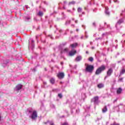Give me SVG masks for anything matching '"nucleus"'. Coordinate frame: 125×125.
<instances>
[{"instance_id": "obj_1", "label": "nucleus", "mask_w": 125, "mask_h": 125, "mask_svg": "<svg viewBox=\"0 0 125 125\" xmlns=\"http://www.w3.org/2000/svg\"><path fill=\"white\" fill-rule=\"evenodd\" d=\"M106 69V66L104 65H102L98 68L96 71V75H99L101 74V72L104 71Z\"/></svg>"}, {"instance_id": "obj_2", "label": "nucleus", "mask_w": 125, "mask_h": 125, "mask_svg": "<svg viewBox=\"0 0 125 125\" xmlns=\"http://www.w3.org/2000/svg\"><path fill=\"white\" fill-rule=\"evenodd\" d=\"M29 118L32 119V121H35L37 120V118H38V113L37 111H33L30 116H29Z\"/></svg>"}, {"instance_id": "obj_3", "label": "nucleus", "mask_w": 125, "mask_h": 125, "mask_svg": "<svg viewBox=\"0 0 125 125\" xmlns=\"http://www.w3.org/2000/svg\"><path fill=\"white\" fill-rule=\"evenodd\" d=\"M85 66H86L85 71L86 72H92L94 68L93 67V65H89L87 64V63H85Z\"/></svg>"}, {"instance_id": "obj_4", "label": "nucleus", "mask_w": 125, "mask_h": 125, "mask_svg": "<svg viewBox=\"0 0 125 125\" xmlns=\"http://www.w3.org/2000/svg\"><path fill=\"white\" fill-rule=\"evenodd\" d=\"M91 102H93L95 104V105H97L100 103V101L99 100V97L96 96L94 97L91 100Z\"/></svg>"}, {"instance_id": "obj_5", "label": "nucleus", "mask_w": 125, "mask_h": 125, "mask_svg": "<svg viewBox=\"0 0 125 125\" xmlns=\"http://www.w3.org/2000/svg\"><path fill=\"white\" fill-rule=\"evenodd\" d=\"M64 76H65V75L64 74V73H63V72H59L57 75L58 78L60 79H63Z\"/></svg>"}, {"instance_id": "obj_6", "label": "nucleus", "mask_w": 125, "mask_h": 125, "mask_svg": "<svg viewBox=\"0 0 125 125\" xmlns=\"http://www.w3.org/2000/svg\"><path fill=\"white\" fill-rule=\"evenodd\" d=\"M21 88H22V85L19 84L16 86L15 88V90L16 91H19V90H20V89H21Z\"/></svg>"}, {"instance_id": "obj_7", "label": "nucleus", "mask_w": 125, "mask_h": 125, "mask_svg": "<svg viewBox=\"0 0 125 125\" xmlns=\"http://www.w3.org/2000/svg\"><path fill=\"white\" fill-rule=\"evenodd\" d=\"M123 22H124V20L123 19L119 20L117 21V22L115 25L116 28H118V26H119V25H120V24H122V23H123Z\"/></svg>"}, {"instance_id": "obj_8", "label": "nucleus", "mask_w": 125, "mask_h": 125, "mask_svg": "<svg viewBox=\"0 0 125 125\" xmlns=\"http://www.w3.org/2000/svg\"><path fill=\"white\" fill-rule=\"evenodd\" d=\"M8 63H9V61L7 60L4 61L3 62L2 64V66L3 67H6V66H7V64H8Z\"/></svg>"}, {"instance_id": "obj_9", "label": "nucleus", "mask_w": 125, "mask_h": 125, "mask_svg": "<svg viewBox=\"0 0 125 125\" xmlns=\"http://www.w3.org/2000/svg\"><path fill=\"white\" fill-rule=\"evenodd\" d=\"M120 105L114 106L113 108V110H114V111H116L117 112H120Z\"/></svg>"}, {"instance_id": "obj_10", "label": "nucleus", "mask_w": 125, "mask_h": 125, "mask_svg": "<svg viewBox=\"0 0 125 125\" xmlns=\"http://www.w3.org/2000/svg\"><path fill=\"white\" fill-rule=\"evenodd\" d=\"M77 51L76 50L71 51L69 52V56H74V54H76Z\"/></svg>"}, {"instance_id": "obj_11", "label": "nucleus", "mask_w": 125, "mask_h": 125, "mask_svg": "<svg viewBox=\"0 0 125 125\" xmlns=\"http://www.w3.org/2000/svg\"><path fill=\"white\" fill-rule=\"evenodd\" d=\"M82 56H78L75 59V61H76L77 62H80V61H81V60H82Z\"/></svg>"}, {"instance_id": "obj_12", "label": "nucleus", "mask_w": 125, "mask_h": 125, "mask_svg": "<svg viewBox=\"0 0 125 125\" xmlns=\"http://www.w3.org/2000/svg\"><path fill=\"white\" fill-rule=\"evenodd\" d=\"M29 41H31V49L33 50L35 47V44H34L35 41L32 39H30Z\"/></svg>"}, {"instance_id": "obj_13", "label": "nucleus", "mask_w": 125, "mask_h": 125, "mask_svg": "<svg viewBox=\"0 0 125 125\" xmlns=\"http://www.w3.org/2000/svg\"><path fill=\"white\" fill-rule=\"evenodd\" d=\"M112 73H113V69H112V68H110L108 70L107 72V76H111V75H112Z\"/></svg>"}, {"instance_id": "obj_14", "label": "nucleus", "mask_w": 125, "mask_h": 125, "mask_svg": "<svg viewBox=\"0 0 125 125\" xmlns=\"http://www.w3.org/2000/svg\"><path fill=\"white\" fill-rule=\"evenodd\" d=\"M65 52H68V48L62 49L61 50V53H65Z\"/></svg>"}, {"instance_id": "obj_15", "label": "nucleus", "mask_w": 125, "mask_h": 125, "mask_svg": "<svg viewBox=\"0 0 125 125\" xmlns=\"http://www.w3.org/2000/svg\"><path fill=\"white\" fill-rule=\"evenodd\" d=\"M105 14H106V15H109L110 14V12L108 11L109 8L108 7H105Z\"/></svg>"}, {"instance_id": "obj_16", "label": "nucleus", "mask_w": 125, "mask_h": 125, "mask_svg": "<svg viewBox=\"0 0 125 125\" xmlns=\"http://www.w3.org/2000/svg\"><path fill=\"white\" fill-rule=\"evenodd\" d=\"M107 111H108V109L107 108V106H104V108L102 109V112L103 113H106V112H107Z\"/></svg>"}, {"instance_id": "obj_17", "label": "nucleus", "mask_w": 125, "mask_h": 125, "mask_svg": "<svg viewBox=\"0 0 125 125\" xmlns=\"http://www.w3.org/2000/svg\"><path fill=\"white\" fill-rule=\"evenodd\" d=\"M77 46H78V43H74L70 45L71 47H72V48H74V47H76Z\"/></svg>"}, {"instance_id": "obj_18", "label": "nucleus", "mask_w": 125, "mask_h": 125, "mask_svg": "<svg viewBox=\"0 0 125 125\" xmlns=\"http://www.w3.org/2000/svg\"><path fill=\"white\" fill-rule=\"evenodd\" d=\"M98 87L99 88H102V87H104V84L103 83H100L98 84Z\"/></svg>"}, {"instance_id": "obj_19", "label": "nucleus", "mask_w": 125, "mask_h": 125, "mask_svg": "<svg viewBox=\"0 0 125 125\" xmlns=\"http://www.w3.org/2000/svg\"><path fill=\"white\" fill-rule=\"evenodd\" d=\"M123 90L121 89V88H119L117 90V94H120V93H122V91Z\"/></svg>"}, {"instance_id": "obj_20", "label": "nucleus", "mask_w": 125, "mask_h": 125, "mask_svg": "<svg viewBox=\"0 0 125 125\" xmlns=\"http://www.w3.org/2000/svg\"><path fill=\"white\" fill-rule=\"evenodd\" d=\"M50 82L52 84H54V83H55V79L54 78H52L50 79Z\"/></svg>"}, {"instance_id": "obj_21", "label": "nucleus", "mask_w": 125, "mask_h": 125, "mask_svg": "<svg viewBox=\"0 0 125 125\" xmlns=\"http://www.w3.org/2000/svg\"><path fill=\"white\" fill-rule=\"evenodd\" d=\"M38 15L39 16H42L43 15V12L41 11H39V13H38Z\"/></svg>"}, {"instance_id": "obj_22", "label": "nucleus", "mask_w": 125, "mask_h": 125, "mask_svg": "<svg viewBox=\"0 0 125 125\" xmlns=\"http://www.w3.org/2000/svg\"><path fill=\"white\" fill-rule=\"evenodd\" d=\"M24 19L26 20V21H28V20H30V19H31V17H25Z\"/></svg>"}, {"instance_id": "obj_23", "label": "nucleus", "mask_w": 125, "mask_h": 125, "mask_svg": "<svg viewBox=\"0 0 125 125\" xmlns=\"http://www.w3.org/2000/svg\"><path fill=\"white\" fill-rule=\"evenodd\" d=\"M82 10H83V9H82V8H81V7H79L77 9L78 12H79V13L82 12Z\"/></svg>"}, {"instance_id": "obj_24", "label": "nucleus", "mask_w": 125, "mask_h": 125, "mask_svg": "<svg viewBox=\"0 0 125 125\" xmlns=\"http://www.w3.org/2000/svg\"><path fill=\"white\" fill-rule=\"evenodd\" d=\"M121 15H122L123 16H125V9H124V10L122 11V12L121 13Z\"/></svg>"}, {"instance_id": "obj_25", "label": "nucleus", "mask_w": 125, "mask_h": 125, "mask_svg": "<svg viewBox=\"0 0 125 125\" xmlns=\"http://www.w3.org/2000/svg\"><path fill=\"white\" fill-rule=\"evenodd\" d=\"M76 3V2H75L74 1H72L71 2H69V5H70V4H75Z\"/></svg>"}, {"instance_id": "obj_26", "label": "nucleus", "mask_w": 125, "mask_h": 125, "mask_svg": "<svg viewBox=\"0 0 125 125\" xmlns=\"http://www.w3.org/2000/svg\"><path fill=\"white\" fill-rule=\"evenodd\" d=\"M125 73V69H123L120 73V75H123Z\"/></svg>"}, {"instance_id": "obj_27", "label": "nucleus", "mask_w": 125, "mask_h": 125, "mask_svg": "<svg viewBox=\"0 0 125 125\" xmlns=\"http://www.w3.org/2000/svg\"><path fill=\"white\" fill-rule=\"evenodd\" d=\"M71 23V21H67L65 22V25H69Z\"/></svg>"}, {"instance_id": "obj_28", "label": "nucleus", "mask_w": 125, "mask_h": 125, "mask_svg": "<svg viewBox=\"0 0 125 125\" xmlns=\"http://www.w3.org/2000/svg\"><path fill=\"white\" fill-rule=\"evenodd\" d=\"M89 61H90V62H92V61H93V58L92 57H90L89 58Z\"/></svg>"}, {"instance_id": "obj_29", "label": "nucleus", "mask_w": 125, "mask_h": 125, "mask_svg": "<svg viewBox=\"0 0 125 125\" xmlns=\"http://www.w3.org/2000/svg\"><path fill=\"white\" fill-rule=\"evenodd\" d=\"M58 97H59L60 98H62V97H63V96L62 95V94H58Z\"/></svg>"}, {"instance_id": "obj_30", "label": "nucleus", "mask_w": 125, "mask_h": 125, "mask_svg": "<svg viewBox=\"0 0 125 125\" xmlns=\"http://www.w3.org/2000/svg\"><path fill=\"white\" fill-rule=\"evenodd\" d=\"M111 125H120V124L116 123L115 122H114L113 124H111Z\"/></svg>"}, {"instance_id": "obj_31", "label": "nucleus", "mask_w": 125, "mask_h": 125, "mask_svg": "<svg viewBox=\"0 0 125 125\" xmlns=\"http://www.w3.org/2000/svg\"><path fill=\"white\" fill-rule=\"evenodd\" d=\"M67 44V42H64L61 44V46H64V45H66Z\"/></svg>"}, {"instance_id": "obj_32", "label": "nucleus", "mask_w": 125, "mask_h": 125, "mask_svg": "<svg viewBox=\"0 0 125 125\" xmlns=\"http://www.w3.org/2000/svg\"><path fill=\"white\" fill-rule=\"evenodd\" d=\"M76 113L79 114L80 113V109H76Z\"/></svg>"}, {"instance_id": "obj_33", "label": "nucleus", "mask_w": 125, "mask_h": 125, "mask_svg": "<svg viewBox=\"0 0 125 125\" xmlns=\"http://www.w3.org/2000/svg\"><path fill=\"white\" fill-rule=\"evenodd\" d=\"M123 80H124V78H121L119 79V82H123Z\"/></svg>"}, {"instance_id": "obj_34", "label": "nucleus", "mask_w": 125, "mask_h": 125, "mask_svg": "<svg viewBox=\"0 0 125 125\" xmlns=\"http://www.w3.org/2000/svg\"><path fill=\"white\" fill-rule=\"evenodd\" d=\"M61 125H68V123H63Z\"/></svg>"}, {"instance_id": "obj_35", "label": "nucleus", "mask_w": 125, "mask_h": 125, "mask_svg": "<svg viewBox=\"0 0 125 125\" xmlns=\"http://www.w3.org/2000/svg\"><path fill=\"white\" fill-rule=\"evenodd\" d=\"M114 2H117V3H119V1H118V0H114Z\"/></svg>"}, {"instance_id": "obj_36", "label": "nucleus", "mask_w": 125, "mask_h": 125, "mask_svg": "<svg viewBox=\"0 0 125 125\" xmlns=\"http://www.w3.org/2000/svg\"><path fill=\"white\" fill-rule=\"evenodd\" d=\"M1 121V113H0V122Z\"/></svg>"}, {"instance_id": "obj_37", "label": "nucleus", "mask_w": 125, "mask_h": 125, "mask_svg": "<svg viewBox=\"0 0 125 125\" xmlns=\"http://www.w3.org/2000/svg\"><path fill=\"white\" fill-rule=\"evenodd\" d=\"M93 26H94V27H95L96 26L95 22H93Z\"/></svg>"}, {"instance_id": "obj_38", "label": "nucleus", "mask_w": 125, "mask_h": 125, "mask_svg": "<svg viewBox=\"0 0 125 125\" xmlns=\"http://www.w3.org/2000/svg\"><path fill=\"white\" fill-rule=\"evenodd\" d=\"M63 9H66V8L65 7V5H63Z\"/></svg>"}, {"instance_id": "obj_39", "label": "nucleus", "mask_w": 125, "mask_h": 125, "mask_svg": "<svg viewBox=\"0 0 125 125\" xmlns=\"http://www.w3.org/2000/svg\"><path fill=\"white\" fill-rule=\"evenodd\" d=\"M115 102H117V99L113 101V103H115Z\"/></svg>"}, {"instance_id": "obj_40", "label": "nucleus", "mask_w": 125, "mask_h": 125, "mask_svg": "<svg viewBox=\"0 0 125 125\" xmlns=\"http://www.w3.org/2000/svg\"><path fill=\"white\" fill-rule=\"evenodd\" d=\"M85 37L86 38V39H87V38H88V36L85 35Z\"/></svg>"}, {"instance_id": "obj_41", "label": "nucleus", "mask_w": 125, "mask_h": 125, "mask_svg": "<svg viewBox=\"0 0 125 125\" xmlns=\"http://www.w3.org/2000/svg\"><path fill=\"white\" fill-rule=\"evenodd\" d=\"M43 83L44 84H46V82H43Z\"/></svg>"}, {"instance_id": "obj_42", "label": "nucleus", "mask_w": 125, "mask_h": 125, "mask_svg": "<svg viewBox=\"0 0 125 125\" xmlns=\"http://www.w3.org/2000/svg\"><path fill=\"white\" fill-rule=\"evenodd\" d=\"M75 23H76V24H77V23H78V21H75Z\"/></svg>"}, {"instance_id": "obj_43", "label": "nucleus", "mask_w": 125, "mask_h": 125, "mask_svg": "<svg viewBox=\"0 0 125 125\" xmlns=\"http://www.w3.org/2000/svg\"><path fill=\"white\" fill-rule=\"evenodd\" d=\"M49 37H50V38H51V39H53L52 36H51V35H49Z\"/></svg>"}, {"instance_id": "obj_44", "label": "nucleus", "mask_w": 125, "mask_h": 125, "mask_svg": "<svg viewBox=\"0 0 125 125\" xmlns=\"http://www.w3.org/2000/svg\"><path fill=\"white\" fill-rule=\"evenodd\" d=\"M63 3L65 4V3H67V2H66V1H64Z\"/></svg>"}, {"instance_id": "obj_45", "label": "nucleus", "mask_w": 125, "mask_h": 125, "mask_svg": "<svg viewBox=\"0 0 125 125\" xmlns=\"http://www.w3.org/2000/svg\"><path fill=\"white\" fill-rule=\"evenodd\" d=\"M81 39L83 40V36H81Z\"/></svg>"}, {"instance_id": "obj_46", "label": "nucleus", "mask_w": 125, "mask_h": 125, "mask_svg": "<svg viewBox=\"0 0 125 125\" xmlns=\"http://www.w3.org/2000/svg\"><path fill=\"white\" fill-rule=\"evenodd\" d=\"M61 32H62V30H59V32H60V33H61Z\"/></svg>"}, {"instance_id": "obj_47", "label": "nucleus", "mask_w": 125, "mask_h": 125, "mask_svg": "<svg viewBox=\"0 0 125 125\" xmlns=\"http://www.w3.org/2000/svg\"><path fill=\"white\" fill-rule=\"evenodd\" d=\"M121 62H122V61H118V63H121Z\"/></svg>"}, {"instance_id": "obj_48", "label": "nucleus", "mask_w": 125, "mask_h": 125, "mask_svg": "<svg viewBox=\"0 0 125 125\" xmlns=\"http://www.w3.org/2000/svg\"><path fill=\"white\" fill-rule=\"evenodd\" d=\"M122 61H125V59L124 58H123V59H122Z\"/></svg>"}, {"instance_id": "obj_49", "label": "nucleus", "mask_w": 125, "mask_h": 125, "mask_svg": "<svg viewBox=\"0 0 125 125\" xmlns=\"http://www.w3.org/2000/svg\"><path fill=\"white\" fill-rule=\"evenodd\" d=\"M102 38H99L98 39V40H102Z\"/></svg>"}, {"instance_id": "obj_50", "label": "nucleus", "mask_w": 125, "mask_h": 125, "mask_svg": "<svg viewBox=\"0 0 125 125\" xmlns=\"http://www.w3.org/2000/svg\"><path fill=\"white\" fill-rule=\"evenodd\" d=\"M68 12H71V11L70 10H67Z\"/></svg>"}, {"instance_id": "obj_51", "label": "nucleus", "mask_w": 125, "mask_h": 125, "mask_svg": "<svg viewBox=\"0 0 125 125\" xmlns=\"http://www.w3.org/2000/svg\"><path fill=\"white\" fill-rule=\"evenodd\" d=\"M86 54H88V51H86Z\"/></svg>"}, {"instance_id": "obj_52", "label": "nucleus", "mask_w": 125, "mask_h": 125, "mask_svg": "<svg viewBox=\"0 0 125 125\" xmlns=\"http://www.w3.org/2000/svg\"><path fill=\"white\" fill-rule=\"evenodd\" d=\"M29 113H32V111L29 110Z\"/></svg>"}, {"instance_id": "obj_53", "label": "nucleus", "mask_w": 125, "mask_h": 125, "mask_svg": "<svg viewBox=\"0 0 125 125\" xmlns=\"http://www.w3.org/2000/svg\"><path fill=\"white\" fill-rule=\"evenodd\" d=\"M79 17H82V15H79Z\"/></svg>"}, {"instance_id": "obj_54", "label": "nucleus", "mask_w": 125, "mask_h": 125, "mask_svg": "<svg viewBox=\"0 0 125 125\" xmlns=\"http://www.w3.org/2000/svg\"><path fill=\"white\" fill-rule=\"evenodd\" d=\"M25 6H26V8H28V5H26Z\"/></svg>"}, {"instance_id": "obj_55", "label": "nucleus", "mask_w": 125, "mask_h": 125, "mask_svg": "<svg viewBox=\"0 0 125 125\" xmlns=\"http://www.w3.org/2000/svg\"><path fill=\"white\" fill-rule=\"evenodd\" d=\"M116 42H118V40L115 41Z\"/></svg>"}, {"instance_id": "obj_56", "label": "nucleus", "mask_w": 125, "mask_h": 125, "mask_svg": "<svg viewBox=\"0 0 125 125\" xmlns=\"http://www.w3.org/2000/svg\"><path fill=\"white\" fill-rule=\"evenodd\" d=\"M76 31L78 32V31H79V29H76Z\"/></svg>"}, {"instance_id": "obj_57", "label": "nucleus", "mask_w": 125, "mask_h": 125, "mask_svg": "<svg viewBox=\"0 0 125 125\" xmlns=\"http://www.w3.org/2000/svg\"><path fill=\"white\" fill-rule=\"evenodd\" d=\"M101 29L99 28V31H101Z\"/></svg>"}, {"instance_id": "obj_58", "label": "nucleus", "mask_w": 125, "mask_h": 125, "mask_svg": "<svg viewBox=\"0 0 125 125\" xmlns=\"http://www.w3.org/2000/svg\"><path fill=\"white\" fill-rule=\"evenodd\" d=\"M34 20H36L37 21V19L36 18H34Z\"/></svg>"}, {"instance_id": "obj_59", "label": "nucleus", "mask_w": 125, "mask_h": 125, "mask_svg": "<svg viewBox=\"0 0 125 125\" xmlns=\"http://www.w3.org/2000/svg\"><path fill=\"white\" fill-rule=\"evenodd\" d=\"M36 39H38V36H37L36 37Z\"/></svg>"}, {"instance_id": "obj_60", "label": "nucleus", "mask_w": 125, "mask_h": 125, "mask_svg": "<svg viewBox=\"0 0 125 125\" xmlns=\"http://www.w3.org/2000/svg\"><path fill=\"white\" fill-rule=\"evenodd\" d=\"M106 78H107V76H105V78H104V79H106Z\"/></svg>"}, {"instance_id": "obj_61", "label": "nucleus", "mask_w": 125, "mask_h": 125, "mask_svg": "<svg viewBox=\"0 0 125 125\" xmlns=\"http://www.w3.org/2000/svg\"><path fill=\"white\" fill-rule=\"evenodd\" d=\"M70 33H71V34H72V33H73V31H71Z\"/></svg>"}, {"instance_id": "obj_62", "label": "nucleus", "mask_w": 125, "mask_h": 125, "mask_svg": "<svg viewBox=\"0 0 125 125\" xmlns=\"http://www.w3.org/2000/svg\"><path fill=\"white\" fill-rule=\"evenodd\" d=\"M90 44H91L92 43V42H90Z\"/></svg>"}, {"instance_id": "obj_63", "label": "nucleus", "mask_w": 125, "mask_h": 125, "mask_svg": "<svg viewBox=\"0 0 125 125\" xmlns=\"http://www.w3.org/2000/svg\"><path fill=\"white\" fill-rule=\"evenodd\" d=\"M93 48H94V47H92V49H93Z\"/></svg>"}, {"instance_id": "obj_64", "label": "nucleus", "mask_w": 125, "mask_h": 125, "mask_svg": "<svg viewBox=\"0 0 125 125\" xmlns=\"http://www.w3.org/2000/svg\"><path fill=\"white\" fill-rule=\"evenodd\" d=\"M71 26H74V24H72Z\"/></svg>"}]
</instances>
